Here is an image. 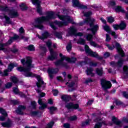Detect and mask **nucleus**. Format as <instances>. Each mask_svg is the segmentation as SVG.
<instances>
[{
	"label": "nucleus",
	"mask_w": 128,
	"mask_h": 128,
	"mask_svg": "<svg viewBox=\"0 0 128 128\" xmlns=\"http://www.w3.org/2000/svg\"><path fill=\"white\" fill-rule=\"evenodd\" d=\"M20 62L23 66H18L16 68L17 70L20 72H24V76L26 78H36L38 80V82H36V86L38 88V89L36 90V92L38 94H40V92H42L40 88L42 86L44 90V88H46V83L44 82L42 78L40 77V76L36 75V74L30 72L32 68L34 66L32 64V59L30 56H27L26 60L24 58L21 59Z\"/></svg>",
	"instance_id": "obj_1"
},
{
	"label": "nucleus",
	"mask_w": 128,
	"mask_h": 128,
	"mask_svg": "<svg viewBox=\"0 0 128 128\" xmlns=\"http://www.w3.org/2000/svg\"><path fill=\"white\" fill-rule=\"evenodd\" d=\"M50 20H56V13L52 11L48 12L46 16H42L35 19V22L38 24L35 25V28L39 30H44V26L42 24L44 22H48Z\"/></svg>",
	"instance_id": "obj_2"
},
{
	"label": "nucleus",
	"mask_w": 128,
	"mask_h": 128,
	"mask_svg": "<svg viewBox=\"0 0 128 128\" xmlns=\"http://www.w3.org/2000/svg\"><path fill=\"white\" fill-rule=\"evenodd\" d=\"M87 20L88 22V24H89V26L90 28H88L87 30L88 32H92L93 36H95L98 32V28H100V26L98 24H94V22H96V19L91 18L90 17L87 18Z\"/></svg>",
	"instance_id": "obj_3"
},
{
	"label": "nucleus",
	"mask_w": 128,
	"mask_h": 128,
	"mask_svg": "<svg viewBox=\"0 0 128 128\" xmlns=\"http://www.w3.org/2000/svg\"><path fill=\"white\" fill-rule=\"evenodd\" d=\"M0 10L2 12H8V14L10 18H16L20 16V14H18V12L14 10V9L10 10L8 8V6H0Z\"/></svg>",
	"instance_id": "obj_4"
},
{
	"label": "nucleus",
	"mask_w": 128,
	"mask_h": 128,
	"mask_svg": "<svg viewBox=\"0 0 128 128\" xmlns=\"http://www.w3.org/2000/svg\"><path fill=\"white\" fill-rule=\"evenodd\" d=\"M52 44L50 41L46 42V45L50 52V56H48V60H54L58 58V53L54 52V49L52 48Z\"/></svg>",
	"instance_id": "obj_5"
},
{
	"label": "nucleus",
	"mask_w": 128,
	"mask_h": 128,
	"mask_svg": "<svg viewBox=\"0 0 128 128\" xmlns=\"http://www.w3.org/2000/svg\"><path fill=\"white\" fill-rule=\"evenodd\" d=\"M84 50L88 56H92V58H98V60H102L103 58L102 57L100 56L98 54L96 53V52L92 50V49L90 48L88 44L85 45Z\"/></svg>",
	"instance_id": "obj_6"
},
{
	"label": "nucleus",
	"mask_w": 128,
	"mask_h": 128,
	"mask_svg": "<svg viewBox=\"0 0 128 128\" xmlns=\"http://www.w3.org/2000/svg\"><path fill=\"white\" fill-rule=\"evenodd\" d=\"M56 18V16H58V18L62 22H68V24H76V22H74L72 19L70 18V16L66 15H60L58 14H55ZM67 20V21H66Z\"/></svg>",
	"instance_id": "obj_7"
},
{
	"label": "nucleus",
	"mask_w": 128,
	"mask_h": 128,
	"mask_svg": "<svg viewBox=\"0 0 128 128\" xmlns=\"http://www.w3.org/2000/svg\"><path fill=\"white\" fill-rule=\"evenodd\" d=\"M54 24H55L58 26L59 28H62V26H68V22L66 20L63 22L55 20L54 22H50V26L52 28V30H57L58 28L56 26H54Z\"/></svg>",
	"instance_id": "obj_8"
},
{
	"label": "nucleus",
	"mask_w": 128,
	"mask_h": 128,
	"mask_svg": "<svg viewBox=\"0 0 128 128\" xmlns=\"http://www.w3.org/2000/svg\"><path fill=\"white\" fill-rule=\"evenodd\" d=\"M31 0L34 6H36V12L38 14H39L40 16H42V6L40 5V4H42V1L40 0Z\"/></svg>",
	"instance_id": "obj_9"
},
{
	"label": "nucleus",
	"mask_w": 128,
	"mask_h": 128,
	"mask_svg": "<svg viewBox=\"0 0 128 128\" xmlns=\"http://www.w3.org/2000/svg\"><path fill=\"white\" fill-rule=\"evenodd\" d=\"M100 84L104 90H106L112 88V83L110 81L106 80V79L102 78L100 80Z\"/></svg>",
	"instance_id": "obj_10"
},
{
	"label": "nucleus",
	"mask_w": 128,
	"mask_h": 128,
	"mask_svg": "<svg viewBox=\"0 0 128 128\" xmlns=\"http://www.w3.org/2000/svg\"><path fill=\"white\" fill-rule=\"evenodd\" d=\"M74 8H79L81 10H88V6L80 4L78 0H72Z\"/></svg>",
	"instance_id": "obj_11"
},
{
	"label": "nucleus",
	"mask_w": 128,
	"mask_h": 128,
	"mask_svg": "<svg viewBox=\"0 0 128 128\" xmlns=\"http://www.w3.org/2000/svg\"><path fill=\"white\" fill-rule=\"evenodd\" d=\"M115 48H116V50L118 54H120L122 58H124V56H126V54H124V52L122 50V46L120 43L116 42L115 44Z\"/></svg>",
	"instance_id": "obj_12"
},
{
	"label": "nucleus",
	"mask_w": 128,
	"mask_h": 128,
	"mask_svg": "<svg viewBox=\"0 0 128 128\" xmlns=\"http://www.w3.org/2000/svg\"><path fill=\"white\" fill-rule=\"evenodd\" d=\"M64 58H62V59L58 60L54 62L56 66H62L65 68H68L70 66L68 65V63L64 62Z\"/></svg>",
	"instance_id": "obj_13"
},
{
	"label": "nucleus",
	"mask_w": 128,
	"mask_h": 128,
	"mask_svg": "<svg viewBox=\"0 0 128 128\" xmlns=\"http://www.w3.org/2000/svg\"><path fill=\"white\" fill-rule=\"evenodd\" d=\"M58 72H60V68H48V72L50 78H54V75L52 74H56Z\"/></svg>",
	"instance_id": "obj_14"
},
{
	"label": "nucleus",
	"mask_w": 128,
	"mask_h": 128,
	"mask_svg": "<svg viewBox=\"0 0 128 128\" xmlns=\"http://www.w3.org/2000/svg\"><path fill=\"white\" fill-rule=\"evenodd\" d=\"M65 106L68 110H78L80 108V105L78 104H74L73 102H70L68 103Z\"/></svg>",
	"instance_id": "obj_15"
},
{
	"label": "nucleus",
	"mask_w": 128,
	"mask_h": 128,
	"mask_svg": "<svg viewBox=\"0 0 128 128\" xmlns=\"http://www.w3.org/2000/svg\"><path fill=\"white\" fill-rule=\"evenodd\" d=\"M26 108V107L24 105H19L17 110H16V112L17 114H19L20 116H24V113L23 110H24Z\"/></svg>",
	"instance_id": "obj_16"
},
{
	"label": "nucleus",
	"mask_w": 128,
	"mask_h": 128,
	"mask_svg": "<svg viewBox=\"0 0 128 128\" xmlns=\"http://www.w3.org/2000/svg\"><path fill=\"white\" fill-rule=\"evenodd\" d=\"M38 102L40 106H41L39 107V110H44L48 108V105L46 104V103H44V102H42V99L40 97L38 98Z\"/></svg>",
	"instance_id": "obj_17"
},
{
	"label": "nucleus",
	"mask_w": 128,
	"mask_h": 128,
	"mask_svg": "<svg viewBox=\"0 0 128 128\" xmlns=\"http://www.w3.org/2000/svg\"><path fill=\"white\" fill-rule=\"evenodd\" d=\"M76 32H78V30H76L74 26H72L69 28L68 34L69 36H76Z\"/></svg>",
	"instance_id": "obj_18"
},
{
	"label": "nucleus",
	"mask_w": 128,
	"mask_h": 128,
	"mask_svg": "<svg viewBox=\"0 0 128 128\" xmlns=\"http://www.w3.org/2000/svg\"><path fill=\"white\" fill-rule=\"evenodd\" d=\"M112 122L113 124H116V126H118L120 128H122V121L119 120L118 118H116V116H112Z\"/></svg>",
	"instance_id": "obj_19"
},
{
	"label": "nucleus",
	"mask_w": 128,
	"mask_h": 128,
	"mask_svg": "<svg viewBox=\"0 0 128 128\" xmlns=\"http://www.w3.org/2000/svg\"><path fill=\"white\" fill-rule=\"evenodd\" d=\"M1 124L3 128H12V122L10 120H8L6 122H2Z\"/></svg>",
	"instance_id": "obj_20"
},
{
	"label": "nucleus",
	"mask_w": 128,
	"mask_h": 128,
	"mask_svg": "<svg viewBox=\"0 0 128 128\" xmlns=\"http://www.w3.org/2000/svg\"><path fill=\"white\" fill-rule=\"evenodd\" d=\"M61 99L62 100H63V102H68L70 100H72V96H70V95L66 94L62 95L61 96Z\"/></svg>",
	"instance_id": "obj_21"
},
{
	"label": "nucleus",
	"mask_w": 128,
	"mask_h": 128,
	"mask_svg": "<svg viewBox=\"0 0 128 128\" xmlns=\"http://www.w3.org/2000/svg\"><path fill=\"white\" fill-rule=\"evenodd\" d=\"M86 72L87 76H90L92 78L94 76V73L93 72L94 68H88Z\"/></svg>",
	"instance_id": "obj_22"
},
{
	"label": "nucleus",
	"mask_w": 128,
	"mask_h": 128,
	"mask_svg": "<svg viewBox=\"0 0 128 128\" xmlns=\"http://www.w3.org/2000/svg\"><path fill=\"white\" fill-rule=\"evenodd\" d=\"M50 36V34L48 32H44V34H42V36H40V35L38 36V38L40 40H46L48 38V36Z\"/></svg>",
	"instance_id": "obj_23"
},
{
	"label": "nucleus",
	"mask_w": 128,
	"mask_h": 128,
	"mask_svg": "<svg viewBox=\"0 0 128 128\" xmlns=\"http://www.w3.org/2000/svg\"><path fill=\"white\" fill-rule=\"evenodd\" d=\"M114 10L116 12H122V14H124V12H126V10H124L122 6H116Z\"/></svg>",
	"instance_id": "obj_24"
},
{
	"label": "nucleus",
	"mask_w": 128,
	"mask_h": 128,
	"mask_svg": "<svg viewBox=\"0 0 128 128\" xmlns=\"http://www.w3.org/2000/svg\"><path fill=\"white\" fill-rule=\"evenodd\" d=\"M120 30H124L126 28V24L124 21H122L119 24Z\"/></svg>",
	"instance_id": "obj_25"
},
{
	"label": "nucleus",
	"mask_w": 128,
	"mask_h": 128,
	"mask_svg": "<svg viewBox=\"0 0 128 128\" xmlns=\"http://www.w3.org/2000/svg\"><path fill=\"white\" fill-rule=\"evenodd\" d=\"M124 60L122 59V58H120L117 62H116V66L122 68V64H124Z\"/></svg>",
	"instance_id": "obj_26"
},
{
	"label": "nucleus",
	"mask_w": 128,
	"mask_h": 128,
	"mask_svg": "<svg viewBox=\"0 0 128 128\" xmlns=\"http://www.w3.org/2000/svg\"><path fill=\"white\" fill-rule=\"evenodd\" d=\"M96 73L98 76H102L104 74V70H102V68H96Z\"/></svg>",
	"instance_id": "obj_27"
},
{
	"label": "nucleus",
	"mask_w": 128,
	"mask_h": 128,
	"mask_svg": "<svg viewBox=\"0 0 128 128\" xmlns=\"http://www.w3.org/2000/svg\"><path fill=\"white\" fill-rule=\"evenodd\" d=\"M76 58L74 57H72L71 58L67 57V58H66V62H72L73 64H74V62H76Z\"/></svg>",
	"instance_id": "obj_28"
},
{
	"label": "nucleus",
	"mask_w": 128,
	"mask_h": 128,
	"mask_svg": "<svg viewBox=\"0 0 128 128\" xmlns=\"http://www.w3.org/2000/svg\"><path fill=\"white\" fill-rule=\"evenodd\" d=\"M115 104L116 106H122V108H126V104H124L122 102L116 100H115Z\"/></svg>",
	"instance_id": "obj_29"
},
{
	"label": "nucleus",
	"mask_w": 128,
	"mask_h": 128,
	"mask_svg": "<svg viewBox=\"0 0 128 128\" xmlns=\"http://www.w3.org/2000/svg\"><path fill=\"white\" fill-rule=\"evenodd\" d=\"M40 49L41 50H42V52L40 54V56H44V54H46V51H47L46 48L44 46H40Z\"/></svg>",
	"instance_id": "obj_30"
},
{
	"label": "nucleus",
	"mask_w": 128,
	"mask_h": 128,
	"mask_svg": "<svg viewBox=\"0 0 128 128\" xmlns=\"http://www.w3.org/2000/svg\"><path fill=\"white\" fill-rule=\"evenodd\" d=\"M28 50L29 52H34L36 50V48H34V46L33 44H30L28 47L26 48Z\"/></svg>",
	"instance_id": "obj_31"
},
{
	"label": "nucleus",
	"mask_w": 128,
	"mask_h": 128,
	"mask_svg": "<svg viewBox=\"0 0 128 128\" xmlns=\"http://www.w3.org/2000/svg\"><path fill=\"white\" fill-rule=\"evenodd\" d=\"M49 110H50V114H54V112H56V110H58V108L52 106L49 108Z\"/></svg>",
	"instance_id": "obj_32"
},
{
	"label": "nucleus",
	"mask_w": 128,
	"mask_h": 128,
	"mask_svg": "<svg viewBox=\"0 0 128 128\" xmlns=\"http://www.w3.org/2000/svg\"><path fill=\"white\" fill-rule=\"evenodd\" d=\"M90 44L94 48H100V46L98 45L94 41H90Z\"/></svg>",
	"instance_id": "obj_33"
},
{
	"label": "nucleus",
	"mask_w": 128,
	"mask_h": 128,
	"mask_svg": "<svg viewBox=\"0 0 128 128\" xmlns=\"http://www.w3.org/2000/svg\"><path fill=\"white\" fill-rule=\"evenodd\" d=\"M0 114L5 117L8 116V112H6V111L2 108H0Z\"/></svg>",
	"instance_id": "obj_34"
},
{
	"label": "nucleus",
	"mask_w": 128,
	"mask_h": 128,
	"mask_svg": "<svg viewBox=\"0 0 128 128\" xmlns=\"http://www.w3.org/2000/svg\"><path fill=\"white\" fill-rule=\"evenodd\" d=\"M77 44L84 46V44H86V40L82 38H80L77 42Z\"/></svg>",
	"instance_id": "obj_35"
},
{
	"label": "nucleus",
	"mask_w": 128,
	"mask_h": 128,
	"mask_svg": "<svg viewBox=\"0 0 128 128\" xmlns=\"http://www.w3.org/2000/svg\"><path fill=\"white\" fill-rule=\"evenodd\" d=\"M107 22L109 24H112L114 22V18L112 16H110L107 17Z\"/></svg>",
	"instance_id": "obj_36"
},
{
	"label": "nucleus",
	"mask_w": 128,
	"mask_h": 128,
	"mask_svg": "<svg viewBox=\"0 0 128 128\" xmlns=\"http://www.w3.org/2000/svg\"><path fill=\"white\" fill-rule=\"evenodd\" d=\"M88 24V18H86L84 20L80 22H79V26H84V24Z\"/></svg>",
	"instance_id": "obj_37"
},
{
	"label": "nucleus",
	"mask_w": 128,
	"mask_h": 128,
	"mask_svg": "<svg viewBox=\"0 0 128 128\" xmlns=\"http://www.w3.org/2000/svg\"><path fill=\"white\" fill-rule=\"evenodd\" d=\"M20 8L21 10L24 12V10H26L28 8V6L22 3L20 5Z\"/></svg>",
	"instance_id": "obj_38"
},
{
	"label": "nucleus",
	"mask_w": 128,
	"mask_h": 128,
	"mask_svg": "<svg viewBox=\"0 0 128 128\" xmlns=\"http://www.w3.org/2000/svg\"><path fill=\"white\" fill-rule=\"evenodd\" d=\"M72 42H70L66 46V50H67V52H70L72 50Z\"/></svg>",
	"instance_id": "obj_39"
},
{
	"label": "nucleus",
	"mask_w": 128,
	"mask_h": 128,
	"mask_svg": "<svg viewBox=\"0 0 128 128\" xmlns=\"http://www.w3.org/2000/svg\"><path fill=\"white\" fill-rule=\"evenodd\" d=\"M4 18H5L6 24H12V20H10V17L6 15L4 16Z\"/></svg>",
	"instance_id": "obj_40"
},
{
	"label": "nucleus",
	"mask_w": 128,
	"mask_h": 128,
	"mask_svg": "<svg viewBox=\"0 0 128 128\" xmlns=\"http://www.w3.org/2000/svg\"><path fill=\"white\" fill-rule=\"evenodd\" d=\"M14 66H16V65L14 63H10L8 68V72H12Z\"/></svg>",
	"instance_id": "obj_41"
},
{
	"label": "nucleus",
	"mask_w": 128,
	"mask_h": 128,
	"mask_svg": "<svg viewBox=\"0 0 128 128\" xmlns=\"http://www.w3.org/2000/svg\"><path fill=\"white\" fill-rule=\"evenodd\" d=\"M12 92H14L15 94H20V90H18V88L16 87H13L12 88Z\"/></svg>",
	"instance_id": "obj_42"
},
{
	"label": "nucleus",
	"mask_w": 128,
	"mask_h": 128,
	"mask_svg": "<svg viewBox=\"0 0 128 128\" xmlns=\"http://www.w3.org/2000/svg\"><path fill=\"white\" fill-rule=\"evenodd\" d=\"M66 84L68 86V88H74V84H76V82L73 81L71 82H66Z\"/></svg>",
	"instance_id": "obj_43"
},
{
	"label": "nucleus",
	"mask_w": 128,
	"mask_h": 128,
	"mask_svg": "<svg viewBox=\"0 0 128 128\" xmlns=\"http://www.w3.org/2000/svg\"><path fill=\"white\" fill-rule=\"evenodd\" d=\"M12 83L11 82H8L6 84H5V88L6 89H10L12 88Z\"/></svg>",
	"instance_id": "obj_44"
},
{
	"label": "nucleus",
	"mask_w": 128,
	"mask_h": 128,
	"mask_svg": "<svg viewBox=\"0 0 128 128\" xmlns=\"http://www.w3.org/2000/svg\"><path fill=\"white\" fill-rule=\"evenodd\" d=\"M11 80H12V83L14 84H18V79L14 76L13 77H12L11 78Z\"/></svg>",
	"instance_id": "obj_45"
},
{
	"label": "nucleus",
	"mask_w": 128,
	"mask_h": 128,
	"mask_svg": "<svg viewBox=\"0 0 128 128\" xmlns=\"http://www.w3.org/2000/svg\"><path fill=\"white\" fill-rule=\"evenodd\" d=\"M54 122L51 121L47 124V126L46 128H52V126H54Z\"/></svg>",
	"instance_id": "obj_46"
},
{
	"label": "nucleus",
	"mask_w": 128,
	"mask_h": 128,
	"mask_svg": "<svg viewBox=\"0 0 128 128\" xmlns=\"http://www.w3.org/2000/svg\"><path fill=\"white\" fill-rule=\"evenodd\" d=\"M103 28L105 32H110V26L108 25H106L104 26Z\"/></svg>",
	"instance_id": "obj_47"
},
{
	"label": "nucleus",
	"mask_w": 128,
	"mask_h": 128,
	"mask_svg": "<svg viewBox=\"0 0 128 128\" xmlns=\"http://www.w3.org/2000/svg\"><path fill=\"white\" fill-rule=\"evenodd\" d=\"M32 116H36L40 114L39 111H32L30 112Z\"/></svg>",
	"instance_id": "obj_48"
},
{
	"label": "nucleus",
	"mask_w": 128,
	"mask_h": 128,
	"mask_svg": "<svg viewBox=\"0 0 128 128\" xmlns=\"http://www.w3.org/2000/svg\"><path fill=\"white\" fill-rule=\"evenodd\" d=\"M54 34L56 38H62V34H60V33L58 32H55Z\"/></svg>",
	"instance_id": "obj_49"
},
{
	"label": "nucleus",
	"mask_w": 128,
	"mask_h": 128,
	"mask_svg": "<svg viewBox=\"0 0 128 128\" xmlns=\"http://www.w3.org/2000/svg\"><path fill=\"white\" fill-rule=\"evenodd\" d=\"M92 14V12L90 11H88L84 14V16H86V18H90Z\"/></svg>",
	"instance_id": "obj_50"
},
{
	"label": "nucleus",
	"mask_w": 128,
	"mask_h": 128,
	"mask_svg": "<svg viewBox=\"0 0 128 128\" xmlns=\"http://www.w3.org/2000/svg\"><path fill=\"white\" fill-rule=\"evenodd\" d=\"M123 72L124 74L126 76V74H128V66H124L123 67Z\"/></svg>",
	"instance_id": "obj_51"
},
{
	"label": "nucleus",
	"mask_w": 128,
	"mask_h": 128,
	"mask_svg": "<svg viewBox=\"0 0 128 128\" xmlns=\"http://www.w3.org/2000/svg\"><path fill=\"white\" fill-rule=\"evenodd\" d=\"M92 38H94V36H92V34H88L87 35L86 38L87 40L90 41L92 39Z\"/></svg>",
	"instance_id": "obj_52"
},
{
	"label": "nucleus",
	"mask_w": 128,
	"mask_h": 128,
	"mask_svg": "<svg viewBox=\"0 0 128 128\" xmlns=\"http://www.w3.org/2000/svg\"><path fill=\"white\" fill-rule=\"evenodd\" d=\"M112 28L114 30H120V24H114L112 25Z\"/></svg>",
	"instance_id": "obj_53"
},
{
	"label": "nucleus",
	"mask_w": 128,
	"mask_h": 128,
	"mask_svg": "<svg viewBox=\"0 0 128 128\" xmlns=\"http://www.w3.org/2000/svg\"><path fill=\"white\" fill-rule=\"evenodd\" d=\"M14 42V39L12 38V37H10V40H8V42L4 43L6 44V46H8V44H12Z\"/></svg>",
	"instance_id": "obj_54"
},
{
	"label": "nucleus",
	"mask_w": 128,
	"mask_h": 128,
	"mask_svg": "<svg viewBox=\"0 0 128 128\" xmlns=\"http://www.w3.org/2000/svg\"><path fill=\"white\" fill-rule=\"evenodd\" d=\"M69 120L72 122L76 120H78V116H71L69 118Z\"/></svg>",
	"instance_id": "obj_55"
},
{
	"label": "nucleus",
	"mask_w": 128,
	"mask_h": 128,
	"mask_svg": "<svg viewBox=\"0 0 128 128\" xmlns=\"http://www.w3.org/2000/svg\"><path fill=\"white\" fill-rule=\"evenodd\" d=\"M6 46V44L0 42V51L4 50V48Z\"/></svg>",
	"instance_id": "obj_56"
},
{
	"label": "nucleus",
	"mask_w": 128,
	"mask_h": 128,
	"mask_svg": "<svg viewBox=\"0 0 128 128\" xmlns=\"http://www.w3.org/2000/svg\"><path fill=\"white\" fill-rule=\"evenodd\" d=\"M31 106H32L33 108L36 110V101L32 102Z\"/></svg>",
	"instance_id": "obj_57"
},
{
	"label": "nucleus",
	"mask_w": 128,
	"mask_h": 128,
	"mask_svg": "<svg viewBox=\"0 0 128 128\" xmlns=\"http://www.w3.org/2000/svg\"><path fill=\"white\" fill-rule=\"evenodd\" d=\"M110 32H111V35L114 36V38H118V35H116L115 32L112 31L111 30Z\"/></svg>",
	"instance_id": "obj_58"
},
{
	"label": "nucleus",
	"mask_w": 128,
	"mask_h": 128,
	"mask_svg": "<svg viewBox=\"0 0 128 128\" xmlns=\"http://www.w3.org/2000/svg\"><path fill=\"white\" fill-rule=\"evenodd\" d=\"M102 128V123L100 122H98L95 124L94 128Z\"/></svg>",
	"instance_id": "obj_59"
},
{
	"label": "nucleus",
	"mask_w": 128,
	"mask_h": 128,
	"mask_svg": "<svg viewBox=\"0 0 128 128\" xmlns=\"http://www.w3.org/2000/svg\"><path fill=\"white\" fill-rule=\"evenodd\" d=\"M122 96H124V98H125L128 100V94L126 93V92L124 91L122 92Z\"/></svg>",
	"instance_id": "obj_60"
},
{
	"label": "nucleus",
	"mask_w": 128,
	"mask_h": 128,
	"mask_svg": "<svg viewBox=\"0 0 128 128\" xmlns=\"http://www.w3.org/2000/svg\"><path fill=\"white\" fill-rule=\"evenodd\" d=\"M106 46H107L110 50H113L114 48V46H110L109 44H106Z\"/></svg>",
	"instance_id": "obj_61"
},
{
	"label": "nucleus",
	"mask_w": 128,
	"mask_h": 128,
	"mask_svg": "<svg viewBox=\"0 0 128 128\" xmlns=\"http://www.w3.org/2000/svg\"><path fill=\"white\" fill-rule=\"evenodd\" d=\"M11 104H12L14 106H16V104H18V102L17 100H11Z\"/></svg>",
	"instance_id": "obj_62"
},
{
	"label": "nucleus",
	"mask_w": 128,
	"mask_h": 128,
	"mask_svg": "<svg viewBox=\"0 0 128 128\" xmlns=\"http://www.w3.org/2000/svg\"><path fill=\"white\" fill-rule=\"evenodd\" d=\"M52 91L54 92L53 95L54 96H56L58 94V90L55 89L52 90Z\"/></svg>",
	"instance_id": "obj_63"
},
{
	"label": "nucleus",
	"mask_w": 128,
	"mask_h": 128,
	"mask_svg": "<svg viewBox=\"0 0 128 128\" xmlns=\"http://www.w3.org/2000/svg\"><path fill=\"white\" fill-rule=\"evenodd\" d=\"M63 128H70V124L68 123H65L63 125Z\"/></svg>",
	"instance_id": "obj_64"
}]
</instances>
